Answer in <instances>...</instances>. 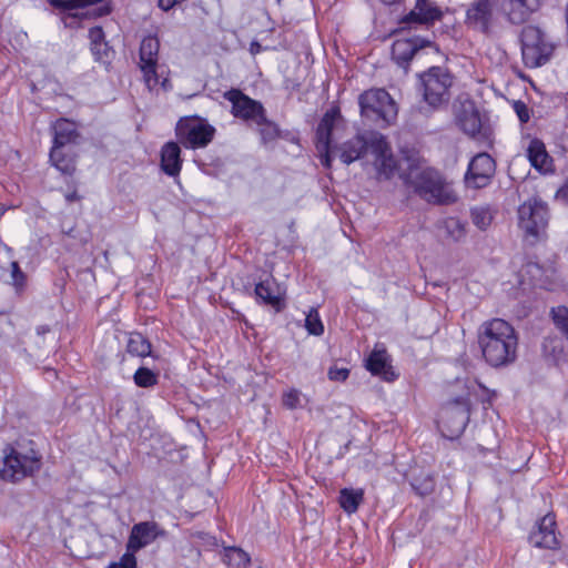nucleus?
<instances>
[{
    "label": "nucleus",
    "instance_id": "4c0bfd02",
    "mask_svg": "<svg viewBox=\"0 0 568 568\" xmlns=\"http://www.w3.org/2000/svg\"><path fill=\"white\" fill-rule=\"evenodd\" d=\"M224 557L234 568H241L242 566L245 567L250 561V558L245 551L234 547L227 549Z\"/></svg>",
    "mask_w": 568,
    "mask_h": 568
},
{
    "label": "nucleus",
    "instance_id": "c03bdc74",
    "mask_svg": "<svg viewBox=\"0 0 568 568\" xmlns=\"http://www.w3.org/2000/svg\"><path fill=\"white\" fill-rule=\"evenodd\" d=\"M328 378L334 382H344L349 375V369L346 367L333 366L328 369Z\"/></svg>",
    "mask_w": 568,
    "mask_h": 568
},
{
    "label": "nucleus",
    "instance_id": "b1692460",
    "mask_svg": "<svg viewBox=\"0 0 568 568\" xmlns=\"http://www.w3.org/2000/svg\"><path fill=\"white\" fill-rule=\"evenodd\" d=\"M53 146L64 148L68 144L75 143L80 134L74 122L67 119H59L53 126Z\"/></svg>",
    "mask_w": 568,
    "mask_h": 568
},
{
    "label": "nucleus",
    "instance_id": "dca6fc26",
    "mask_svg": "<svg viewBox=\"0 0 568 568\" xmlns=\"http://www.w3.org/2000/svg\"><path fill=\"white\" fill-rule=\"evenodd\" d=\"M160 41L154 36L143 38L140 45V68L146 82L156 81V65Z\"/></svg>",
    "mask_w": 568,
    "mask_h": 568
},
{
    "label": "nucleus",
    "instance_id": "3c124183",
    "mask_svg": "<svg viewBox=\"0 0 568 568\" xmlns=\"http://www.w3.org/2000/svg\"><path fill=\"white\" fill-rule=\"evenodd\" d=\"M260 49H261V45H260L257 42H253V43L251 44V52H252L253 54H255V53L260 52Z\"/></svg>",
    "mask_w": 568,
    "mask_h": 568
},
{
    "label": "nucleus",
    "instance_id": "a18cd8bd",
    "mask_svg": "<svg viewBox=\"0 0 568 568\" xmlns=\"http://www.w3.org/2000/svg\"><path fill=\"white\" fill-rule=\"evenodd\" d=\"M514 111L516 112L518 119L521 123H527L530 119L529 109L523 101L514 102Z\"/></svg>",
    "mask_w": 568,
    "mask_h": 568
},
{
    "label": "nucleus",
    "instance_id": "bb28decb",
    "mask_svg": "<svg viewBox=\"0 0 568 568\" xmlns=\"http://www.w3.org/2000/svg\"><path fill=\"white\" fill-rule=\"evenodd\" d=\"M255 294L265 304L271 305L277 310L280 308L281 295L278 292V287L275 285L273 281L266 280L258 283L255 286Z\"/></svg>",
    "mask_w": 568,
    "mask_h": 568
},
{
    "label": "nucleus",
    "instance_id": "79ce46f5",
    "mask_svg": "<svg viewBox=\"0 0 568 568\" xmlns=\"http://www.w3.org/2000/svg\"><path fill=\"white\" fill-rule=\"evenodd\" d=\"M91 51L97 61L106 62L110 58V48L106 42L91 45Z\"/></svg>",
    "mask_w": 568,
    "mask_h": 568
},
{
    "label": "nucleus",
    "instance_id": "864d4df0",
    "mask_svg": "<svg viewBox=\"0 0 568 568\" xmlns=\"http://www.w3.org/2000/svg\"><path fill=\"white\" fill-rule=\"evenodd\" d=\"M98 11H99V12H98V14H99V16H104V14H108V13H109V8H108V7H100V8L98 9Z\"/></svg>",
    "mask_w": 568,
    "mask_h": 568
},
{
    "label": "nucleus",
    "instance_id": "423d86ee",
    "mask_svg": "<svg viewBox=\"0 0 568 568\" xmlns=\"http://www.w3.org/2000/svg\"><path fill=\"white\" fill-rule=\"evenodd\" d=\"M452 85L453 75L442 67H432L420 75L423 100L433 110L448 104Z\"/></svg>",
    "mask_w": 568,
    "mask_h": 568
},
{
    "label": "nucleus",
    "instance_id": "72a5a7b5",
    "mask_svg": "<svg viewBox=\"0 0 568 568\" xmlns=\"http://www.w3.org/2000/svg\"><path fill=\"white\" fill-rule=\"evenodd\" d=\"M410 485L416 494L419 496H427L435 489V479L430 474H425L414 478Z\"/></svg>",
    "mask_w": 568,
    "mask_h": 568
},
{
    "label": "nucleus",
    "instance_id": "c9c22d12",
    "mask_svg": "<svg viewBox=\"0 0 568 568\" xmlns=\"http://www.w3.org/2000/svg\"><path fill=\"white\" fill-rule=\"evenodd\" d=\"M258 126V132L263 143H268L274 141L280 135V129L276 123L270 121L265 115V122L255 123Z\"/></svg>",
    "mask_w": 568,
    "mask_h": 568
},
{
    "label": "nucleus",
    "instance_id": "ea45409f",
    "mask_svg": "<svg viewBox=\"0 0 568 568\" xmlns=\"http://www.w3.org/2000/svg\"><path fill=\"white\" fill-rule=\"evenodd\" d=\"M133 550H128L119 561L111 562L108 568H136V558Z\"/></svg>",
    "mask_w": 568,
    "mask_h": 568
},
{
    "label": "nucleus",
    "instance_id": "2eb2a0df",
    "mask_svg": "<svg viewBox=\"0 0 568 568\" xmlns=\"http://www.w3.org/2000/svg\"><path fill=\"white\" fill-rule=\"evenodd\" d=\"M540 8V0H504L500 9L511 24H523Z\"/></svg>",
    "mask_w": 568,
    "mask_h": 568
},
{
    "label": "nucleus",
    "instance_id": "8fccbe9b",
    "mask_svg": "<svg viewBox=\"0 0 568 568\" xmlns=\"http://www.w3.org/2000/svg\"><path fill=\"white\" fill-rule=\"evenodd\" d=\"M558 194L565 199L566 201H568V180L566 181V183L562 185V187L558 191Z\"/></svg>",
    "mask_w": 568,
    "mask_h": 568
},
{
    "label": "nucleus",
    "instance_id": "9b49d317",
    "mask_svg": "<svg viewBox=\"0 0 568 568\" xmlns=\"http://www.w3.org/2000/svg\"><path fill=\"white\" fill-rule=\"evenodd\" d=\"M469 416L470 407L466 399H457L444 407L440 413L439 423L443 432L447 430L445 436L449 438L460 436L469 422Z\"/></svg>",
    "mask_w": 568,
    "mask_h": 568
},
{
    "label": "nucleus",
    "instance_id": "09e8293b",
    "mask_svg": "<svg viewBox=\"0 0 568 568\" xmlns=\"http://www.w3.org/2000/svg\"><path fill=\"white\" fill-rule=\"evenodd\" d=\"M65 197V201L68 203H72V202H75V201H80L81 196L77 193V191H73V192H69L64 195Z\"/></svg>",
    "mask_w": 568,
    "mask_h": 568
},
{
    "label": "nucleus",
    "instance_id": "6ab92c4d",
    "mask_svg": "<svg viewBox=\"0 0 568 568\" xmlns=\"http://www.w3.org/2000/svg\"><path fill=\"white\" fill-rule=\"evenodd\" d=\"M179 134L185 145L193 149L203 148L213 139L214 129L209 124L193 123L186 128H180Z\"/></svg>",
    "mask_w": 568,
    "mask_h": 568
},
{
    "label": "nucleus",
    "instance_id": "37998d69",
    "mask_svg": "<svg viewBox=\"0 0 568 568\" xmlns=\"http://www.w3.org/2000/svg\"><path fill=\"white\" fill-rule=\"evenodd\" d=\"M446 227L456 240L465 235V225L457 219L447 220Z\"/></svg>",
    "mask_w": 568,
    "mask_h": 568
},
{
    "label": "nucleus",
    "instance_id": "603ef678",
    "mask_svg": "<svg viewBox=\"0 0 568 568\" xmlns=\"http://www.w3.org/2000/svg\"><path fill=\"white\" fill-rule=\"evenodd\" d=\"M379 1L386 6H393V4L399 3L402 0H379Z\"/></svg>",
    "mask_w": 568,
    "mask_h": 568
},
{
    "label": "nucleus",
    "instance_id": "cd10ccee",
    "mask_svg": "<svg viewBox=\"0 0 568 568\" xmlns=\"http://www.w3.org/2000/svg\"><path fill=\"white\" fill-rule=\"evenodd\" d=\"M62 149L52 146L50 161L61 173L72 175L75 171V161L72 156L64 154Z\"/></svg>",
    "mask_w": 568,
    "mask_h": 568
},
{
    "label": "nucleus",
    "instance_id": "0eeeda50",
    "mask_svg": "<svg viewBox=\"0 0 568 568\" xmlns=\"http://www.w3.org/2000/svg\"><path fill=\"white\" fill-rule=\"evenodd\" d=\"M40 467V457L33 449L22 454L9 445L3 450V466L0 468V478L16 483L32 476Z\"/></svg>",
    "mask_w": 568,
    "mask_h": 568
},
{
    "label": "nucleus",
    "instance_id": "1a4fd4ad",
    "mask_svg": "<svg viewBox=\"0 0 568 568\" xmlns=\"http://www.w3.org/2000/svg\"><path fill=\"white\" fill-rule=\"evenodd\" d=\"M455 120L459 129L474 139L484 141L490 135L489 129L483 124L475 102L470 99L458 100L455 104Z\"/></svg>",
    "mask_w": 568,
    "mask_h": 568
},
{
    "label": "nucleus",
    "instance_id": "49530a36",
    "mask_svg": "<svg viewBox=\"0 0 568 568\" xmlns=\"http://www.w3.org/2000/svg\"><path fill=\"white\" fill-rule=\"evenodd\" d=\"M10 265H11V277H12L13 284L16 286L23 285L26 276H24L23 272L20 270L18 262L12 261Z\"/></svg>",
    "mask_w": 568,
    "mask_h": 568
},
{
    "label": "nucleus",
    "instance_id": "a211bd4d",
    "mask_svg": "<svg viewBox=\"0 0 568 568\" xmlns=\"http://www.w3.org/2000/svg\"><path fill=\"white\" fill-rule=\"evenodd\" d=\"M555 525V516L551 514L545 515L538 523L537 529L531 531L529 536L530 544L538 548H555L558 544Z\"/></svg>",
    "mask_w": 568,
    "mask_h": 568
},
{
    "label": "nucleus",
    "instance_id": "20e7f679",
    "mask_svg": "<svg viewBox=\"0 0 568 568\" xmlns=\"http://www.w3.org/2000/svg\"><path fill=\"white\" fill-rule=\"evenodd\" d=\"M517 213L518 227L527 244L535 245L546 239L549 210L544 201L537 197L529 199L518 207Z\"/></svg>",
    "mask_w": 568,
    "mask_h": 568
},
{
    "label": "nucleus",
    "instance_id": "9d476101",
    "mask_svg": "<svg viewBox=\"0 0 568 568\" xmlns=\"http://www.w3.org/2000/svg\"><path fill=\"white\" fill-rule=\"evenodd\" d=\"M223 98L231 102V112L235 118L254 124L265 122L266 110L263 104L244 94L240 89L224 92Z\"/></svg>",
    "mask_w": 568,
    "mask_h": 568
},
{
    "label": "nucleus",
    "instance_id": "412c9836",
    "mask_svg": "<svg viewBox=\"0 0 568 568\" xmlns=\"http://www.w3.org/2000/svg\"><path fill=\"white\" fill-rule=\"evenodd\" d=\"M442 12L438 8L432 6L427 0H417L415 8L404 17V24H430L438 20Z\"/></svg>",
    "mask_w": 568,
    "mask_h": 568
},
{
    "label": "nucleus",
    "instance_id": "ddd939ff",
    "mask_svg": "<svg viewBox=\"0 0 568 568\" xmlns=\"http://www.w3.org/2000/svg\"><path fill=\"white\" fill-rule=\"evenodd\" d=\"M165 530L153 520L141 521L132 526L126 542V549L139 551L148 547L160 537H165Z\"/></svg>",
    "mask_w": 568,
    "mask_h": 568
},
{
    "label": "nucleus",
    "instance_id": "4468645a",
    "mask_svg": "<svg viewBox=\"0 0 568 568\" xmlns=\"http://www.w3.org/2000/svg\"><path fill=\"white\" fill-rule=\"evenodd\" d=\"M493 0H474L466 11V24L481 33H489L494 23Z\"/></svg>",
    "mask_w": 568,
    "mask_h": 568
},
{
    "label": "nucleus",
    "instance_id": "f3484780",
    "mask_svg": "<svg viewBox=\"0 0 568 568\" xmlns=\"http://www.w3.org/2000/svg\"><path fill=\"white\" fill-rule=\"evenodd\" d=\"M432 44V41L419 37L397 39L392 45V58L396 64L406 69L409 61L420 49L430 47Z\"/></svg>",
    "mask_w": 568,
    "mask_h": 568
},
{
    "label": "nucleus",
    "instance_id": "6e6552de",
    "mask_svg": "<svg viewBox=\"0 0 568 568\" xmlns=\"http://www.w3.org/2000/svg\"><path fill=\"white\" fill-rule=\"evenodd\" d=\"M361 115L372 122L389 124L397 115L394 100L384 89H371L358 98Z\"/></svg>",
    "mask_w": 568,
    "mask_h": 568
},
{
    "label": "nucleus",
    "instance_id": "e433bc0d",
    "mask_svg": "<svg viewBox=\"0 0 568 568\" xmlns=\"http://www.w3.org/2000/svg\"><path fill=\"white\" fill-rule=\"evenodd\" d=\"M305 327L310 334L315 336L324 333V326L316 310L312 308L306 315Z\"/></svg>",
    "mask_w": 568,
    "mask_h": 568
},
{
    "label": "nucleus",
    "instance_id": "58836bf2",
    "mask_svg": "<svg viewBox=\"0 0 568 568\" xmlns=\"http://www.w3.org/2000/svg\"><path fill=\"white\" fill-rule=\"evenodd\" d=\"M103 0H54L53 3L65 10L85 8L102 2Z\"/></svg>",
    "mask_w": 568,
    "mask_h": 568
},
{
    "label": "nucleus",
    "instance_id": "7ed1b4c3",
    "mask_svg": "<svg viewBox=\"0 0 568 568\" xmlns=\"http://www.w3.org/2000/svg\"><path fill=\"white\" fill-rule=\"evenodd\" d=\"M477 342L485 362L495 368L513 364L517 358L518 336L505 320L491 318L478 327Z\"/></svg>",
    "mask_w": 568,
    "mask_h": 568
},
{
    "label": "nucleus",
    "instance_id": "a878e982",
    "mask_svg": "<svg viewBox=\"0 0 568 568\" xmlns=\"http://www.w3.org/2000/svg\"><path fill=\"white\" fill-rule=\"evenodd\" d=\"M523 282L528 281L534 286L542 287L547 282L544 267L537 262L529 261L519 271Z\"/></svg>",
    "mask_w": 568,
    "mask_h": 568
},
{
    "label": "nucleus",
    "instance_id": "f257e3e1",
    "mask_svg": "<svg viewBox=\"0 0 568 568\" xmlns=\"http://www.w3.org/2000/svg\"><path fill=\"white\" fill-rule=\"evenodd\" d=\"M338 109L328 110L316 130V149L321 153V162L325 168H331L332 156H337L344 164L348 165L359 160L367 150L381 151L384 146V135L377 131H365L357 133L353 138L341 144H332V133L338 120H341Z\"/></svg>",
    "mask_w": 568,
    "mask_h": 568
},
{
    "label": "nucleus",
    "instance_id": "473e14b6",
    "mask_svg": "<svg viewBox=\"0 0 568 568\" xmlns=\"http://www.w3.org/2000/svg\"><path fill=\"white\" fill-rule=\"evenodd\" d=\"M550 315L555 326L561 332V334L568 341V307L559 305L550 310Z\"/></svg>",
    "mask_w": 568,
    "mask_h": 568
},
{
    "label": "nucleus",
    "instance_id": "2f4dec72",
    "mask_svg": "<svg viewBox=\"0 0 568 568\" xmlns=\"http://www.w3.org/2000/svg\"><path fill=\"white\" fill-rule=\"evenodd\" d=\"M133 381L136 386L149 388L158 384L159 375L146 367H140L135 371Z\"/></svg>",
    "mask_w": 568,
    "mask_h": 568
},
{
    "label": "nucleus",
    "instance_id": "f8f14e48",
    "mask_svg": "<svg viewBox=\"0 0 568 568\" xmlns=\"http://www.w3.org/2000/svg\"><path fill=\"white\" fill-rule=\"evenodd\" d=\"M495 160L486 152L475 155L465 175V182L474 189L485 187L495 174Z\"/></svg>",
    "mask_w": 568,
    "mask_h": 568
},
{
    "label": "nucleus",
    "instance_id": "f704fd0d",
    "mask_svg": "<svg viewBox=\"0 0 568 568\" xmlns=\"http://www.w3.org/2000/svg\"><path fill=\"white\" fill-rule=\"evenodd\" d=\"M542 352L552 359H558L564 352L561 339L558 336H548L542 342Z\"/></svg>",
    "mask_w": 568,
    "mask_h": 568
},
{
    "label": "nucleus",
    "instance_id": "c756f323",
    "mask_svg": "<svg viewBox=\"0 0 568 568\" xmlns=\"http://www.w3.org/2000/svg\"><path fill=\"white\" fill-rule=\"evenodd\" d=\"M126 352L132 356L145 357L151 355V343L140 333H131Z\"/></svg>",
    "mask_w": 568,
    "mask_h": 568
},
{
    "label": "nucleus",
    "instance_id": "39448f33",
    "mask_svg": "<svg viewBox=\"0 0 568 568\" xmlns=\"http://www.w3.org/2000/svg\"><path fill=\"white\" fill-rule=\"evenodd\" d=\"M520 49L524 65L535 69L550 60L555 45L540 28L526 26L520 32Z\"/></svg>",
    "mask_w": 568,
    "mask_h": 568
},
{
    "label": "nucleus",
    "instance_id": "4be33fe9",
    "mask_svg": "<svg viewBox=\"0 0 568 568\" xmlns=\"http://www.w3.org/2000/svg\"><path fill=\"white\" fill-rule=\"evenodd\" d=\"M385 148L382 146L381 151L372 150V153L375 156V168L378 174V178H384L386 180L390 179L398 171V163L392 153V148L384 136Z\"/></svg>",
    "mask_w": 568,
    "mask_h": 568
},
{
    "label": "nucleus",
    "instance_id": "aec40b11",
    "mask_svg": "<svg viewBox=\"0 0 568 568\" xmlns=\"http://www.w3.org/2000/svg\"><path fill=\"white\" fill-rule=\"evenodd\" d=\"M366 368L373 375L381 376L386 382H392L396 378L385 348H375L371 353L366 361Z\"/></svg>",
    "mask_w": 568,
    "mask_h": 568
},
{
    "label": "nucleus",
    "instance_id": "f03ea898",
    "mask_svg": "<svg viewBox=\"0 0 568 568\" xmlns=\"http://www.w3.org/2000/svg\"><path fill=\"white\" fill-rule=\"evenodd\" d=\"M403 162L405 169L399 176L422 200L435 205H448L457 201L452 185L417 153H405Z\"/></svg>",
    "mask_w": 568,
    "mask_h": 568
},
{
    "label": "nucleus",
    "instance_id": "5701e85b",
    "mask_svg": "<svg viewBox=\"0 0 568 568\" xmlns=\"http://www.w3.org/2000/svg\"><path fill=\"white\" fill-rule=\"evenodd\" d=\"M182 166L181 149L175 142H168L161 150V169L170 176H178Z\"/></svg>",
    "mask_w": 568,
    "mask_h": 568
},
{
    "label": "nucleus",
    "instance_id": "7c9ffc66",
    "mask_svg": "<svg viewBox=\"0 0 568 568\" xmlns=\"http://www.w3.org/2000/svg\"><path fill=\"white\" fill-rule=\"evenodd\" d=\"M470 219L474 225L479 230L485 231L491 224L493 215L488 207L475 206L470 210Z\"/></svg>",
    "mask_w": 568,
    "mask_h": 568
},
{
    "label": "nucleus",
    "instance_id": "a19ab883",
    "mask_svg": "<svg viewBox=\"0 0 568 568\" xmlns=\"http://www.w3.org/2000/svg\"><path fill=\"white\" fill-rule=\"evenodd\" d=\"M301 393L297 389H290L283 394V405L288 409H296L301 404Z\"/></svg>",
    "mask_w": 568,
    "mask_h": 568
},
{
    "label": "nucleus",
    "instance_id": "c85d7f7f",
    "mask_svg": "<svg viewBox=\"0 0 568 568\" xmlns=\"http://www.w3.org/2000/svg\"><path fill=\"white\" fill-rule=\"evenodd\" d=\"M364 499L362 489L344 488L341 490L339 505L348 514L355 513Z\"/></svg>",
    "mask_w": 568,
    "mask_h": 568
},
{
    "label": "nucleus",
    "instance_id": "393cba45",
    "mask_svg": "<svg viewBox=\"0 0 568 568\" xmlns=\"http://www.w3.org/2000/svg\"><path fill=\"white\" fill-rule=\"evenodd\" d=\"M527 156L530 164L541 172H548L551 166V159L548 155L545 144L537 139L530 141L527 149Z\"/></svg>",
    "mask_w": 568,
    "mask_h": 568
},
{
    "label": "nucleus",
    "instance_id": "de8ad7c7",
    "mask_svg": "<svg viewBox=\"0 0 568 568\" xmlns=\"http://www.w3.org/2000/svg\"><path fill=\"white\" fill-rule=\"evenodd\" d=\"M89 39H90L91 45L101 43V42H105L104 41V32H103L102 28H100V27L91 28L89 30Z\"/></svg>",
    "mask_w": 568,
    "mask_h": 568
}]
</instances>
